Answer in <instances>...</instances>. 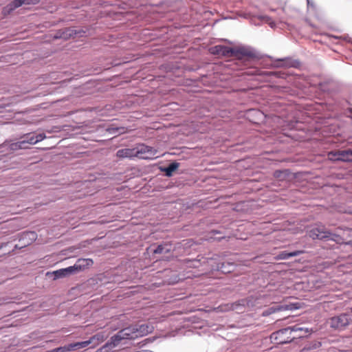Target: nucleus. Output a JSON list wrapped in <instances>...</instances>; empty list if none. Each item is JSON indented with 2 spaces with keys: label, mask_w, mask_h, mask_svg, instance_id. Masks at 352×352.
Returning <instances> with one entry per match:
<instances>
[{
  "label": "nucleus",
  "mask_w": 352,
  "mask_h": 352,
  "mask_svg": "<svg viewBox=\"0 0 352 352\" xmlns=\"http://www.w3.org/2000/svg\"><path fill=\"white\" fill-rule=\"evenodd\" d=\"M305 331V333L309 332L307 328L300 327L298 324L281 329L272 333L270 336L272 342L276 344L289 343L296 338H302L303 334L293 335V332Z\"/></svg>",
  "instance_id": "obj_1"
},
{
  "label": "nucleus",
  "mask_w": 352,
  "mask_h": 352,
  "mask_svg": "<svg viewBox=\"0 0 352 352\" xmlns=\"http://www.w3.org/2000/svg\"><path fill=\"white\" fill-rule=\"evenodd\" d=\"M308 235L313 239L331 240L336 242L341 239L340 235L331 233L323 225H318L309 230Z\"/></svg>",
  "instance_id": "obj_2"
},
{
  "label": "nucleus",
  "mask_w": 352,
  "mask_h": 352,
  "mask_svg": "<svg viewBox=\"0 0 352 352\" xmlns=\"http://www.w3.org/2000/svg\"><path fill=\"white\" fill-rule=\"evenodd\" d=\"M209 270L211 271H220L223 274L230 273L235 269V265L232 262H220L219 256L208 258Z\"/></svg>",
  "instance_id": "obj_3"
},
{
  "label": "nucleus",
  "mask_w": 352,
  "mask_h": 352,
  "mask_svg": "<svg viewBox=\"0 0 352 352\" xmlns=\"http://www.w3.org/2000/svg\"><path fill=\"white\" fill-rule=\"evenodd\" d=\"M137 338L134 326L131 325L119 331L116 335L110 338L113 347H116L119 344L122 340H135Z\"/></svg>",
  "instance_id": "obj_4"
},
{
  "label": "nucleus",
  "mask_w": 352,
  "mask_h": 352,
  "mask_svg": "<svg viewBox=\"0 0 352 352\" xmlns=\"http://www.w3.org/2000/svg\"><path fill=\"white\" fill-rule=\"evenodd\" d=\"M232 57L236 58L239 61H248L257 57L256 51L248 46H242L233 48Z\"/></svg>",
  "instance_id": "obj_5"
},
{
  "label": "nucleus",
  "mask_w": 352,
  "mask_h": 352,
  "mask_svg": "<svg viewBox=\"0 0 352 352\" xmlns=\"http://www.w3.org/2000/svg\"><path fill=\"white\" fill-rule=\"evenodd\" d=\"M157 150L146 144H140L135 148V155L143 160H153L157 158Z\"/></svg>",
  "instance_id": "obj_6"
},
{
  "label": "nucleus",
  "mask_w": 352,
  "mask_h": 352,
  "mask_svg": "<svg viewBox=\"0 0 352 352\" xmlns=\"http://www.w3.org/2000/svg\"><path fill=\"white\" fill-rule=\"evenodd\" d=\"M352 322L348 314H342L330 319V327L335 329L342 330Z\"/></svg>",
  "instance_id": "obj_7"
},
{
  "label": "nucleus",
  "mask_w": 352,
  "mask_h": 352,
  "mask_svg": "<svg viewBox=\"0 0 352 352\" xmlns=\"http://www.w3.org/2000/svg\"><path fill=\"white\" fill-rule=\"evenodd\" d=\"M329 158L335 161L352 162V149H344L330 152Z\"/></svg>",
  "instance_id": "obj_8"
},
{
  "label": "nucleus",
  "mask_w": 352,
  "mask_h": 352,
  "mask_svg": "<svg viewBox=\"0 0 352 352\" xmlns=\"http://www.w3.org/2000/svg\"><path fill=\"white\" fill-rule=\"evenodd\" d=\"M298 308V307L296 306L295 304L276 305L264 310L262 313V316L266 317L278 311L294 310L297 309Z\"/></svg>",
  "instance_id": "obj_9"
},
{
  "label": "nucleus",
  "mask_w": 352,
  "mask_h": 352,
  "mask_svg": "<svg viewBox=\"0 0 352 352\" xmlns=\"http://www.w3.org/2000/svg\"><path fill=\"white\" fill-rule=\"evenodd\" d=\"M210 51L211 54L214 55L232 57L233 48L225 45H217L212 47Z\"/></svg>",
  "instance_id": "obj_10"
},
{
  "label": "nucleus",
  "mask_w": 352,
  "mask_h": 352,
  "mask_svg": "<svg viewBox=\"0 0 352 352\" xmlns=\"http://www.w3.org/2000/svg\"><path fill=\"white\" fill-rule=\"evenodd\" d=\"M93 264L94 261L91 258H79L72 267L74 269V273L76 274L91 267Z\"/></svg>",
  "instance_id": "obj_11"
},
{
  "label": "nucleus",
  "mask_w": 352,
  "mask_h": 352,
  "mask_svg": "<svg viewBox=\"0 0 352 352\" xmlns=\"http://www.w3.org/2000/svg\"><path fill=\"white\" fill-rule=\"evenodd\" d=\"M46 138V135L45 133H28L24 136V140H23V142H24V146H26L27 144H35L43 140Z\"/></svg>",
  "instance_id": "obj_12"
},
{
  "label": "nucleus",
  "mask_w": 352,
  "mask_h": 352,
  "mask_svg": "<svg viewBox=\"0 0 352 352\" xmlns=\"http://www.w3.org/2000/svg\"><path fill=\"white\" fill-rule=\"evenodd\" d=\"M39 1L40 0H13L8 5L7 9L12 11L23 5H36Z\"/></svg>",
  "instance_id": "obj_13"
},
{
  "label": "nucleus",
  "mask_w": 352,
  "mask_h": 352,
  "mask_svg": "<svg viewBox=\"0 0 352 352\" xmlns=\"http://www.w3.org/2000/svg\"><path fill=\"white\" fill-rule=\"evenodd\" d=\"M134 331L137 335V338L146 336L151 333L153 327L148 324H133Z\"/></svg>",
  "instance_id": "obj_14"
},
{
  "label": "nucleus",
  "mask_w": 352,
  "mask_h": 352,
  "mask_svg": "<svg viewBox=\"0 0 352 352\" xmlns=\"http://www.w3.org/2000/svg\"><path fill=\"white\" fill-rule=\"evenodd\" d=\"M54 275V279H58L64 277L69 276V275L74 274V269L72 266H69L66 268H62L56 271H54L52 273Z\"/></svg>",
  "instance_id": "obj_15"
},
{
  "label": "nucleus",
  "mask_w": 352,
  "mask_h": 352,
  "mask_svg": "<svg viewBox=\"0 0 352 352\" xmlns=\"http://www.w3.org/2000/svg\"><path fill=\"white\" fill-rule=\"evenodd\" d=\"M154 245L150 247L151 250L153 254H166L172 251L171 244L166 243L158 245L155 248Z\"/></svg>",
  "instance_id": "obj_16"
},
{
  "label": "nucleus",
  "mask_w": 352,
  "mask_h": 352,
  "mask_svg": "<svg viewBox=\"0 0 352 352\" xmlns=\"http://www.w3.org/2000/svg\"><path fill=\"white\" fill-rule=\"evenodd\" d=\"M277 60L280 62V63L278 65L279 67L296 68L300 66V62L298 60H294L289 57L278 59Z\"/></svg>",
  "instance_id": "obj_17"
},
{
  "label": "nucleus",
  "mask_w": 352,
  "mask_h": 352,
  "mask_svg": "<svg viewBox=\"0 0 352 352\" xmlns=\"http://www.w3.org/2000/svg\"><path fill=\"white\" fill-rule=\"evenodd\" d=\"M116 156L119 158H130L136 157L135 148H122L116 152Z\"/></svg>",
  "instance_id": "obj_18"
},
{
  "label": "nucleus",
  "mask_w": 352,
  "mask_h": 352,
  "mask_svg": "<svg viewBox=\"0 0 352 352\" xmlns=\"http://www.w3.org/2000/svg\"><path fill=\"white\" fill-rule=\"evenodd\" d=\"M37 237V234L35 232H23L20 238V241H27L23 243V246L30 245L32 241H35Z\"/></svg>",
  "instance_id": "obj_19"
},
{
  "label": "nucleus",
  "mask_w": 352,
  "mask_h": 352,
  "mask_svg": "<svg viewBox=\"0 0 352 352\" xmlns=\"http://www.w3.org/2000/svg\"><path fill=\"white\" fill-rule=\"evenodd\" d=\"M7 146L10 151H16L19 149L26 148V146H24V142H23V140L10 144L4 142L1 146H0V149Z\"/></svg>",
  "instance_id": "obj_20"
},
{
  "label": "nucleus",
  "mask_w": 352,
  "mask_h": 352,
  "mask_svg": "<svg viewBox=\"0 0 352 352\" xmlns=\"http://www.w3.org/2000/svg\"><path fill=\"white\" fill-rule=\"evenodd\" d=\"M302 253V251H293V252H287V251H283L280 252L278 255L277 256V258L278 259L281 260H286L293 256H296L300 255Z\"/></svg>",
  "instance_id": "obj_21"
},
{
  "label": "nucleus",
  "mask_w": 352,
  "mask_h": 352,
  "mask_svg": "<svg viewBox=\"0 0 352 352\" xmlns=\"http://www.w3.org/2000/svg\"><path fill=\"white\" fill-rule=\"evenodd\" d=\"M179 164L174 162L170 163L168 166L162 168V170L165 173V175L168 177H170L173 174V173L177 170V168L179 167Z\"/></svg>",
  "instance_id": "obj_22"
},
{
  "label": "nucleus",
  "mask_w": 352,
  "mask_h": 352,
  "mask_svg": "<svg viewBox=\"0 0 352 352\" xmlns=\"http://www.w3.org/2000/svg\"><path fill=\"white\" fill-rule=\"evenodd\" d=\"M91 343V340L89 339L82 342H74L71 343V348L72 349V351H74L80 349L85 348L88 346Z\"/></svg>",
  "instance_id": "obj_23"
},
{
  "label": "nucleus",
  "mask_w": 352,
  "mask_h": 352,
  "mask_svg": "<svg viewBox=\"0 0 352 352\" xmlns=\"http://www.w3.org/2000/svg\"><path fill=\"white\" fill-rule=\"evenodd\" d=\"M72 351L71 348V344H66L62 346H59L52 350L47 351V352H70Z\"/></svg>",
  "instance_id": "obj_24"
},
{
  "label": "nucleus",
  "mask_w": 352,
  "mask_h": 352,
  "mask_svg": "<svg viewBox=\"0 0 352 352\" xmlns=\"http://www.w3.org/2000/svg\"><path fill=\"white\" fill-rule=\"evenodd\" d=\"M74 31L69 28L65 29L61 34H57L55 36V38H63L64 39H67L69 37L72 36L74 34Z\"/></svg>",
  "instance_id": "obj_25"
},
{
  "label": "nucleus",
  "mask_w": 352,
  "mask_h": 352,
  "mask_svg": "<svg viewBox=\"0 0 352 352\" xmlns=\"http://www.w3.org/2000/svg\"><path fill=\"white\" fill-rule=\"evenodd\" d=\"M287 170H276L274 173V177L278 179H283L285 176L287 175Z\"/></svg>",
  "instance_id": "obj_26"
},
{
  "label": "nucleus",
  "mask_w": 352,
  "mask_h": 352,
  "mask_svg": "<svg viewBox=\"0 0 352 352\" xmlns=\"http://www.w3.org/2000/svg\"><path fill=\"white\" fill-rule=\"evenodd\" d=\"M124 130V128H109L107 129V131L110 133H120L122 132V131Z\"/></svg>",
  "instance_id": "obj_27"
},
{
  "label": "nucleus",
  "mask_w": 352,
  "mask_h": 352,
  "mask_svg": "<svg viewBox=\"0 0 352 352\" xmlns=\"http://www.w3.org/2000/svg\"><path fill=\"white\" fill-rule=\"evenodd\" d=\"M89 340H91V342L94 340H103V335L100 333H96L95 334L94 336H93L92 337H91L89 338Z\"/></svg>",
  "instance_id": "obj_28"
},
{
  "label": "nucleus",
  "mask_w": 352,
  "mask_h": 352,
  "mask_svg": "<svg viewBox=\"0 0 352 352\" xmlns=\"http://www.w3.org/2000/svg\"><path fill=\"white\" fill-rule=\"evenodd\" d=\"M287 123V129H294L296 128V125L297 124V122H295V121H289V122H286Z\"/></svg>",
  "instance_id": "obj_29"
},
{
  "label": "nucleus",
  "mask_w": 352,
  "mask_h": 352,
  "mask_svg": "<svg viewBox=\"0 0 352 352\" xmlns=\"http://www.w3.org/2000/svg\"><path fill=\"white\" fill-rule=\"evenodd\" d=\"M309 333V331L308 332V333ZM293 333H296V335L303 334V336H302V337L306 336V335L307 334V333H305V331L293 332Z\"/></svg>",
  "instance_id": "obj_30"
},
{
  "label": "nucleus",
  "mask_w": 352,
  "mask_h": 352,
  "mask_svg": "<svg viewBox=\"0 0 352 352\" xmlns=\"http://www.w3.org/2000/svg\"><path fill=\"white\" fill-rule=\"evenodd\" d=\"M307 3L308 8H310V7L314 8V4L311 0H307Z\"/></svg>",
  "instance_id": "obj_31"
},
{
  "label": "nucleus",
  "mask_w": 352,
  "mask_h": 352,
  "mask_svg": "<svg viewBox=\"0 0 352 352\" xmlns=\"http://www.w3.org/2000/svg\"><path fill=\"white\" fill-rule=\"evenodd\" d=\"M301 352H310V349H304Z\"/></svg>",
  "instance_id": "obj_32"
},
{
  "label": "nucleus",
  "mask_w": 352,
  "mask_h": 352,
  "mask_svg": "<svg viewBox=\"0 0 352 352\" xmlns=\"http://www.w3.org/2000/svg\"><path fill=\"white\" fill-rule=\"evenodd\" d=\"M8 243H3L1 246H0V250L1 248H3L4 246H6Z\"/></svg>",
  "instance_id": "obj_33"
},
{
  "label": "nucleus",
  "mask_w": 352,
  "mask_h": 352,
  "mask_svg": "<svg viewBox=\"0 0 352 352\" xmlns=\"http://www.w3.org/2000/svg\"><path fill=\"white\" fill-rule=\"evenodd\" d=\"M317 346H320V343L318 342L317 344H315V346L314 347L316 348Z\"/></svg>",
  "instance_id": "obj_34"
},
{
  "label": "nucleus",
  "mask_w": 352,
  "mask_h": 352,
  "mask_svg": "<svg viewBox=\"0 0 352 352\" xmlns=\"http://www.w3.org/2000/svg\"><path fill=\"white\" fill-rule=\"evenodd\" d=\"M4 108V107L0 105V113L2 112V109Z\"/></svg>",
  "instance_id": "obj_35"
},
{
  "label": "nucleus",
  "mask_w": 352,
  "mask_h": 352,
  "mask_svg": "<svg viewBox=\"0 0 352 352\" xmlns=\"http://www.w3.org/2000/svg\"><path fill=\"white\" fill-rule=\"evenodd\" d=\"M212 232H213V233H216V234L219 233V232H218V231H216V230H213V231H212Z\"/></svg>",
  "instance_id": "obj_36"
},
{
  "label": "nucleus",
  "mask_w": 352,
  "mask_h": 352,
  "mask_svg": "<svg viewBox=\"0 0 352 352\" xmlns=\"http://www.w3.org/2000/svg\"><path fill=\"white\" fill-rule=\"evenodd\" d=\"M197 265L193 264V267H197Z\"/></svg>",
  "instance_id": "obj_37"
},
{
  "label": "nucleus",
  "mask_w": 352,
  "mask_h": 352,
  "mask_svg": "<svg viewBox=\"0 0 352 352\" xmlns=\"http://www.w3.org/2000/svg\"><path fill=\"white\" fill-rule=\"evenodd\" d=\"M351 311L352 312V307H351Z\"/></svg>",
  "instance_id": "obj_38"
}]
</instances>
